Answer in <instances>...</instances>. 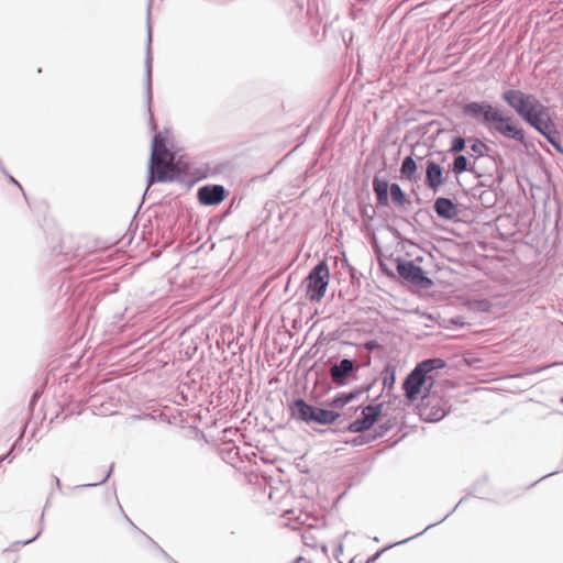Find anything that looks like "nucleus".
I'll return each instance as SVG.
<instances>
[{"mask_svg": "<svg viewBox=\"0 0 563 563\" xmlns=\"http://www.w3.org/2000/svg\"><path fill=\"white\" fill-rule=\"evenodd\" d=\"M292 416L306 423L331 424L340 417V413L334 410L309 405L303 399H296L294 401Z\"/></svg>", "mask_w": 563, "mask_h": 563, "instance_id": "nucleus-3", "label": "nucleus"}, {"mask_svg": "<svg viewBox=\"0 0 563 563\" xmlns=\"http://www.w3.org/2000/svg\"><path fill=\"white\" fill-rule=\"evenodd\" d=\"M330 280L329 267L324 261L318 263L306 277L307 297L310 301H320L327 291Z\"/></svg>", "mask_w": 563, "mask_h": 563, "instance_id": "nucleus-4", "label": "nucleus"}, {"mask_svg": "<svg viewBox=\"0 0 563 563\" xmlns=\"http://www.w3.org/2000/svg\"><path fill=\"white\" fill-rule=\"evenodd\" d=\"M426 186L437 192L444 184L443 168L434 161H427L426 164Z\"/></svg>", "mask_w": 563, "mask_h": 563, "instance_id": "nucleus-12", "label": "nucleus"}, {"mask_svg": "<svg viewBox=\"0 0 563 563\" xmlns=\"http://www.w3.org/2000/svg\"><path fill=\"white\" fill-rule=\"evenodd\" d=\"M391 547H393V545H388V547H386L385 549L380 550L379 552H377V553L372 558V560H376V559L380 555V553H382V552H384L386 549H389V548H391Z\"/></svg>", "mask_w": 563, "mask_h": 563, "instance_id": "nucleus-28", "label": "nucleus"}, {"mask_svg": "<svg viewBox=\"0 0 563 563\" xmlns=\"http://www.w3.org/2000/svg\"><path fill=\"white\" fill-rule=\"evenodd\" d=\"M451 514H452V512L448 514L443 519H441V520L439 521V523H440V522H442L443 520H445V519H446ZM437 525H438V522L431 523V525H429L428 527H426V529H424V530H422L421 532H419V533H417V534H415V536H412V537H410V538H407V539H405V540H402V541L396 542L394 545L402 544V543H406V542H408V541H410V540H412V539H415V538H417V537H420V536H422L427 530H429L430 528H432V527H434V526H437Z\"/></svg>", "mask_w": 563, "mask_h": 563, "instance_id": "nucleus-24", "label": "nucleus"}, {"mask_svg": "<svg viewBox=\"0 0 563 563\" xmlns=\"http://www.w3.org/2000/svg\"><path fill=\"white\" fill-rule=\"evenodd\" d=\"M472 172L473 167L468 166V159L464 155H457L452 163V172L455 175H461L464 172Z\"/></svg>", "mask_w": 563, "mask_h": 563, "instance_id": "nucleus-18", "label": "nucleus"}, {"mask_svg": "<svg viewBox=\"0 0 563 563\" xmlns=\"http://www.w3.org/2000/svg\"><path fill=\"white\" fill-rule=\"evenodd\" d=\"M465 150V140L462 136H455L451 142L449 152L461 153Z\"/></svg>", "mask_w": 563, "mask_h": 563, "instance_id": "nucleus-22", "label": "nucleus"}, {"mask_svg": "<svg viewBox=\"0 0 563 563\" xmlns=\"http://www.w3.org/2000/svg\"><path fill=\"white\" fill-rule=\"evenodd\" d=\"M354 369V362L350 358H343L330 367V376L335 384H343Z\"/></svg>", "mask_w": 563, "mask_h": 563, "instance_id": "nucleus-13", "label": "nucleus"}, {"mask_svg": "<svg viewBox=\"0 0 563 563\" xmlns=\"http://www.w3.org/2000/svg\"><path fill=\"white\" fill-rule=\"evenodd\" d=\"M239 454H240V449L238 446H232L231 449L228 450L227 452V455H228V460L230 461L231 464H233L234 466L238 465V462H243L242 459L239 457Z\"/></svg>", "mask_w": 563, "mask_h": 563, "instance_id": "nucleus-23", "label": "nucleus"}, {"mask_svg": "<svg viewBox=\"0 0 563 563\" xmlns=\"http://www.w3.org/2000/svg\"><path fill=\"white\" fill-rule=\"evenodd\" d=\"M503 99L511 107L522 119L536 110L541 102L533 96L527 95L521 90L509 89L503 93Z\"/></svg>", "mask_w": 563, "mask_h": 563, "instance_id": "nucleus-6", "label": "nucleus"}, {"mask_svg": "<svg viewBox=\"0 0 563 563\" xmlns=\"http://www.w3.org/2000/svg\"><path fill=\"white\" fill-rule=\"evenodd\" d=\"M225 198V190L220 185L203 186L198 190V199L201 205H219Z\"/></svg>", "mask_w": 563, "mask_h": 563, "instance_id": "nucleus-11", "label": "nucleus"}, {"mask_svg": "<svg viewBox=\"0 0 563 563\" xmlns=\"http://www.w3.org/2000/svg\"><path fill=\"white\" fill-rule=\"evenodd\" d=\"M396 268L399 276L407 282L422 288H428L432 285V280L426 276L422 267L415 264L413 261L398 258Z\"/></svg>", "mask_w": 563, "mask_h": 563, "instance_id": "nucleus-7", "label": "nucleus"}, {"mask_svg": "<svg viewBox=\"0 0 563 563\" xmlns=\"http://www.w3.org/2000/svg\"><path fill=\"white\" fill-rule=\"evenodd\" d=\"M552 474H553V473H549V474H548V476H552ZM545 477H547V475H545ZM542 478H544V476H543Z\"/></svg>", "mask_w": 563, "mask_h": 563, "instance_id": "nucleus-30", "label": "nucleus"}, {"mask_svg": "<svg viewBox=\"0 0 563 563\" xmlns=\"http://www.w3.org/2000/svg\"><path fill=\"white\" fill-rule=\"evenodd\" d=\"M390 196L393 201L399 207H402L408 202L405 191L396 183L390 185Z\"/></svg>", "mask_w": 563, "mask_h": 563, "instance_id": "nucleus-19", "label": "nucleus"}, {"mask_svg": "<svg viewBox=\"0 0 563 563\" xmlns=\"http://www.w3.org/2000/svg\"><path fill=\"white\" fill-rule=\"evenodd\" d=\"M487 128L489 131L496 132L507 139H511L518 142L525 141V133L517 125L516 120L512 117L504 115L498 109L492 117Z\"/></svg>", "mask_w": 563, "mask_h": 563, "instance_id": "nucleus-5", "label": "nucleus"}, {"mask_svg": "<svg viewBox=\"0 0 563 563\" xmlns=\"http://www.w3.org/2000/svg\"><path fill=\"white\" fill-rule=\"evenodd\" d=\"M487 150H488V146L478 139L474 140L473 144L471 145V151L474 154H476L477 157L484 156L486 154Z\"/></svg>", "mask_w": 563, "mask_h": 563, "instance_id": "nucleus-21", "label": "nucleus"}, {"mask_svg": "<svg viewBox=\"0 0 563 563\" xmlns=\"http://www.w3.org/2000/svg\"><path fill=\"white\" fill-rule=\"evenodd\" d=\"M545 137L558 151H562L559 142H556L553 136H551V132H548V136H545Z\"/></svg>", "mask_w": 563, "mask_h": 563, "instance_id": "nucleus-27", "label": "nucleus"}, {"mask_svg": "<svg viewBox=\"0 0 563 563\" xmlns=\"http://www.w3.org/2000/svg\"><path fill=\"white\" fill-rule=\"evenodd\" d=\"M181 172L179 163H175V155L167 148L165 140L161 135H155L151 148L148 185L154 181H172Z\"/></svg>", "mask_w": 563, "mask_h": 563, "instance_id": "nucleus-1", "label": "nucleus"}, {"mask_svg": "<svg viewBox=\"0 0 563 563\" xmlns=\"http://www.w3.org/2000/svg\"><path fill=\"white\" fill-rule=\"evenodd\" d=\"M354 397H355V394H353V393H350V394H345V393L339 394L336 397H334L332 399L331 406H333L335 408H342L346 404L352 401L354 399Z\"/></svg>", "mask_w": 563, "mask_h": 563, "instance_id": "nucleus-20", "label": "nucleus"}, {"mask_svg": "<svg viewBox=\"0 0 563 563\" xmlns=\"http://www.w3.org/2000/svg\"><path fill=\"white\" fill-rule=\"evenodd\" d=\"M373 190L376 195L377 203L383 207L388 206V203H389L388 191H390V186L388 185L387 180L380 179L378 177H374Z\"/></svg>", "mask_w": 563, "mask_h": 563, "instance_id": "nucleus-15", "label": "nucleus"}, {"mask_svg": "<svg viewBox=\"0 0 563 563\" xmlns=\"http://www.w3.org/2000/svg\"><path fill=\"white\" fill-rule=\"evenodd\" d=\"M434 383H435V377L433 375V372H429L428 373V380H427V383H426V385L423 386L422 389H424V391H427V393H430V390L432 389Z\"/></svg>", "mask_w": 563, "mask_h": 563, "instance_id": "nucleus-25", "label": "nucleus"}, {"mask_svg": "<svg viewBox=\"0 0 563 563\" xmlns=\"http://www.w3.org/2000/svg\"><path fill=\"white\" fill-rule=\"evenodd\" d=\"M496 110L497 108H494L489 102L472 101L463 107L464 115L474 119L486 128Z\"/></svg>", "mask_w": 563, "mask_h": 563, "instance_id": "nucleus-9", "label": "nucleus"}, {"mask_svg": "<svg viewBox=\"0 0 563 563\" xmlns=\"http://www.w3.org/2000/svg\"><path fill=\"white\" fill-rule=\"evenodd\" d=\"M421 416L430 422H437L446 416V410L441 406H430L428 401L423 405Z\"/></svg>", "mask_w": 563, "mask_h": 563, "instance_id": "nucleus-16", "label": "nucleus"}, {"mask_svg": "<svg viewBox=\"0 0 563 563\" xmlns=\"http://www.w3.org/2000/svg\"><path fill=\"white\" fill-rule=\"evenodd\" d=\"M445 365V361L440 357L428 358L418 363L402 383L406 398L410 401L417 399L428 380V373L442 369Z\"/></svg>", "mask_w": 563, "mask_h": 563, "instance_id": "nucleus-2", "label": "nucleus"}, {"mask_svg": "<svg viewBox=\"0 0 563 563\" xmlns=\"http://www.w3.org/2000/svg\"><path fill=\"white\" fill-rule=\"evenodd\" d=\"M400 174H401L402 178H405L409 181L416 180L417 163L411 156H406L402 159L401 167H400Z\"/></svg>", "mask_w": 563, "mask_h": 563, "instance_id": "nucleus-17", "label": "nucleus"}, {"mask_svg": "<svg viewBox=\"0 0 563 563\" xmlns=\"http://www.w3.org/2000/svg\"><path fill=\"white\" fill-rule=\"evenodd\" d=\"M364 347L367 350V351H374L376 349L379 347V343L376 341V340H371V341H366L364 343Z\"/></svg>", "mask_w": 563, "mask_h": 563, "instance_id": "nucleus-26", "label": "nucleus"}, {"mask_svg": "<svg viewBox=\"0 0 563 563\" xmlns=\"http://www.w3.org/2000/svg\"><path fill=\"white\" fill-rule=\"evenodd\" d=\"M382 404L367 405L362 409V418L352 421L347 426V431L352 433H361L369 430L382 415Z\"/></svg>", "mask_w": 563, "mask_h": 563, "instance_id": "nucleus-8", "label": "nucleus"}, {"mask_svg": "<svg viewBox=\"0 0 563 563\" xmlns=\"http://www.w3.org/2000/svg\"><path fill=\"white\" fill-rule=\"evenodd\" d=\"M433 209L438 217L445 220H453L457 214L456 205L450 198H438L434 201Z\"/></svg>", "mask_w": 563, "mask_h": 563, "instance_id": "nucleus-14", "label": "nucleus"}, {"mask_svg": "<svg viewBox=\"0 0 563 563\" xmlns=\"http://www.w3.org/2000/svg\"><path fill=\"white\" fill-rule=\"evenodd\" d=\"M523 120L544 136H548V132H552L548 109L542 103L538 104L536 110L528 113Z\"/></svg>", "mask_w": 563, "mask_h": 563, "instance_id": "nucleus-10", "label": "nucleus"}, {"mask_svg": "<svg viewBox=\"0 0 563 563\" xmlns=\"http://www.w3.org/2000/svg\"><path fill=\"white\" fill-rule=\"evenodd\" d=\"M378 428L380 429V431H378L379 437H383L384 433L388 430V428H384L383 426H379Z\"/></svg>", "mask_w": 563, "mask_h": 563, "instance_id": "nucleus-29", "label": "nucleus"}]
</instances>
